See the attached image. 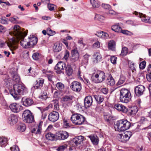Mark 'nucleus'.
<instances>
[{"label": "nucleus", "instance_id": "1", "mask_svg": "<svg viewBox=\"0 0 151 151\" xmlns=\"http://www.w3.org/2000/svg\"><path fill=\"white\" fill-rule=\"evenodd\" d=\"M9 92L15 100H18L21 98L22 95L27 93V88L22 84H15L13 85V88L9 90Z\"/></svg>", "mask_w": 151, "mask_h": 151}, {"label": "nucleus", "instance_id": "2", "mask_svg": "<svg viewBox=\"0 0 151 151\" xmlns=\"http://www.w3.org/2000/svg\"><path fill=\"white\" fill-rule=\"evenodd\" d=\"M23 29L21 30L20 26L17 25H15L13 27V34L18 40H21L20 42L21 45L24 48H26V42L24 40V37L27 35L28 32V30L24 31Z\"/></svg>", "mask_w": 151, "mask_h": 151}, {"label": "nucleus", "instance_id": "3", "mask_svg": "<svg viewBox=\"0 0 151 151\" xmlns=\"http://www.w3.org/2000/svg\"><path fill=\"white\" fill-rule=\"evenodd\" d=\"M132 124L126 119H122L117 121L114 124V127L118 131H124L129 129Z\"/></svg>", "mask_w": 151, "mask_h": 151}, {"label": "nucleus", "instance_id": "4", "mask_svg": "<svg viewBox=\"0 0 151 151\" xmlns=\"http://www.w3.org/2000/svg\"><path fill=\"white\" fill-rule=\"evenodd\" d=\"M120 101L122 103L127 104L131 100V95L129 90L126 88H122L120 91L119 94Z\"/></svg>", "mask_w": 151, "mask_h": 151}, {"label": "nucleus", "instance_id": "5", "mask_svg": "<svg viewBox=\"0 0 151 151\" xmlns=\"http://www.w3.org/2000/svg\"><path fill=\"white\" fill-rule=\"evenodd\" d=\"M74 124L79 125L83 124L85 120V117L80 114L77 113L73 114L70 118Z\"/></svg>", "mask_w": 151, "mask_h": 151}, {"label": "nucleus", "instance_id": "6", "mask_svg": "<svg viewBox=\"0 0 151 151\" xmlns=\"http://www.w3.org/2000/svg\"><path fill=\"white\" fill-rule=\"evenodd\" d=\"M106 78L105 73L103 71H98L94 76H92L91 78V80L96 83L102 82Z\"/></svg>", "mask_w": 151, "mask_h": 151}, {"label": "nucleus", "instance_id": "7", "mask_svg": "<svg viewBox=\"0 0 151 151\" xmlns=\"http://www.w3.org/2000/svg\"><path fill=\"white\" fill-rule=\"evenodd\" d=\"M23 121L28 123H32L34 121V116L32 113L29 110H25L22 114Z\"/></svg>", "mask_w": 151, "mask_h": 151}, {"label": "nucleus", "instance_id": "8", "mask_svg": "<svg viewBox=\"0 0 151 151\" xmlns=\"http://www.w3.org/2000/svg\"><path fill=\"white\" fill-rule=\"evenodd\" d=\"M84 139V137L83 136H77L71 139L68 142V143L70 146L76 147L82 143Z\"/></svg>", "mask_w": 151, "mask_h": 151}, {"label": "nucleus", "instance_id": "9", "mask_svg": "<svg viewBox=\"0 0 151 151\" xmlns=\"http://www.w3.org/2000/svg\"><path fill=\"white\" fill-rule=\"evenodd\" d=\"M132 135V133L128 131L123 134H119L118 136V139L120 141L125 143L129 140Z\"/></svg>", "mask_w": 151, "mask_h": 151}, {"label": "nucleus", "instance_id": "10", "mask_svg": "<svg viewBox=\"0 0 151 151\" xmlns=\"http://www.w3.org/2000/svg\"><path fill=\"white\" fill-rule=\"evenodd\" d=\"M70 89L76 92H79L82 89V85L81 83L76 81H73L70 84Z\"/></svg>", "mask_w": 151, "mask_h": 151}, {"label": "nucleus", "instance_id": "11", "mask_svg": "<svg viewBox=\"0 0 151 151\" xmlns=\"http://www.w3.org/2000/svg\"><path fill=\"white\" fill-rule=\"evenodd\" d=\"M145 88L143 86L140 85L136 86L134 89L135 94L138 97H139L143 95Z\"/></svg>", "mask_w": 151, "mask_h": 151}, {"label": "nucleus", "instance_id": "12", "mask_svg": "<svg viewBox=\"0 0 151 151\" xmlns=\"http://www.w3.org/2000/svg\"><path fill=\"white\" fill-rule=\"evenodd\" d=\"M66 65L62 61L59 62L55 66V69L57 71L56 72L58 74H60L62 73H64L63 70L64 69Z\"/></svg>", "mask_w": 151, "mask_h": 151}, {"label": "nucleus", "instance_id": "13", "mask_svg": "<svg viewBox=\"0 0 151 151\" xmlns=\"http://www.w3.org/2000/svg\"><path fill=\"white\" fill-rule=\"evenodd\" d=\"M74 96L70 95H65L62 98V101L64 102V104L67 106H71L73 102Z\"/></svg>", "mask_w": 151, "mask_h": 151}, {"label": "nucleus", "instance_id": "14", "mask_svg": "<svg viewBox=\"0 0 151 151\" xmlns=\"http://www.w3.org/2000/svg\"><path fill=\"white\" fill-rule=\"evenodd\" d=\"M68 136V133L65 131H60L56 133L57 140H64L66 139Z\"/></svg>", "mask_w": 151, "mask_h": 151}, {"label": "nucleus", "instance_id": "15", "mask_svg": "<svg viewBox=\"0 0 151 151\" xmlns=\"http://www.w3.org/2000/svg\"><path fill=\"white\" fill-rule=\"evenodd\" d=\"M59 116V114L58 112L53 111L50 113L48 115V118L49 121L55 122L58 119Z\"/></svg>", "mask_w": 151, "mask_h": 151}, {"label": "nucleus", "instance_id": "16", "mask_svg": "<svg viewBox=\"0 0 151 151\" xmlns=\"http://www.w3.org/2000/svg\"><path fill=\"white\" fill-rule=\"evenodd\" d=\"M44 82V80L42 78H40L37 80L33 84L32 88L34 89H41L42 87Z\"/></svg>", "mask_w": 151, "mask_h": 151}, {"label": "nucleus", "instance_id": "17", "mask_svg": "<svg viewBox=\"0 0 151 151\" xmlns=\"http://www.w3.org/2000/svg\"><path fill=\"white\" fill-rule=\"evenodd\" d=\"M127 110L126 114L129 116H133L136 114L138 109L136 106H134L127 108Z\"/></svg>", "mask_w": 151, "mask_h": 151}, {"label": "nucleus", "instance_id": "18", "mask_svg": "<svg viewBox=\"0 0 151 151\" xmlns=\"http://www.w3.org/2000/svg\"><path fill=\"white\" fill-rule=\"evenodd\" d=\"M11 110L14 113H18L22 109V107L17 103H12L9 106Z\"/></svg>", "mask_w": 151, "mask_h": 151}, {"label": "nucleus", "instance_id": "19", "mask_svg": "<svg viewBox=\"0 0 151 151\" xmlns=\"http://www.w3.org/2000/svg\"><path fill=\"white\" fill-rule=\"evenodd\" d=\"M84 105L85 108L87 109L92 105L93 98L90 96H86L84 99Z\"/></svg>", "mask_w": 151, "mask_h": 151}, {"label": "nucleus", "instance_id": "20", "mask_svg": "<svg viewBox=\"0 0 151 151\" xmlns=\"http://www.w3.org/2000/svg\"><path fill=\"white\" fill-rule=\"evenodd\" d=\"M17 116L14 114H12L8 118V122L11 125L15 124L18 121Z\"/></svg>", "mask_w": 151, "mask_h": 151}, {"label": "nucleus", "instance_id": "21", "mask_svg": "<svg viewBox=\"0 0 151 151\" xmlns=\"http://www.w3.org/2000/svg\"><path fill=\"white\" fill-rule=\"evenodd\" d=\"M22 101V104L26 107L30 106L34 103L32 99L30 98H23Z\"/></svg>", "mask_w": 151, "mask_h": 151}, {"label": "nucleus", "instance_id": "22", "mask_svg": "<svg viewBox=\"0 0 151 151\" xmlns=\"http://www.w3.org/2000/svg\"><path fill=\"white\" fill-rule=\"evenodd\" d=\"M93 62L94 64H97L102 61V55L99 52H94L93 55Z\"/></svg>", "mask_w": 151, "mask_h": 151}, {"label": "nucleus", "instance_id": "23", "mask_svg": "<svg viewBox=\"0 0 151 151\" xmlns=\"http://www.w3.org/2000/svg\"><path fill=\"white\" fill-rule=\"evenodd\" d=\"M16 42V40L14 38H12L9 40L7 44L11 50H14L17 48L16 46L15 45Z\"/></svg>", "mask_w": 151, "mask_h": 151}, {"label": "nucleus", "instance_id": "24", "mask_svg": "<svg viewBox=\"0 0 151 151\" xmlns=\"http://www.w3.org/2000/svg\"><path fill=\"white\" fill-rule=\"evenodd\" d=\"M116 42L113 40H111L109 41L108 45V48L112 51L116 50Z\"/></svg>", "mask_w": 151, "mask_h": 151}, {"label": "nucleus", "instance_id": "25", "mask_svg": "<svg viewBox=\"0 0 151 151\" xmlns=\"http://www.w3.org/2000/svg\"><path fill=\"white\" fill-rule=\"evenodd\" d=\"M88 137L90 139L91 142L94 145H97L98 144L99 140L98 137L97 136L89 135Z\"/></svg>", "mask_w": 151, "mask_h": 151}, {"label": "nucleus", "instance_id": "26", "mask_svg": "<svg viewBox=\"0 0 151 151\" xmlns=\"http://www.w3.org/2000/svg\"><path fill=\"white\" fill-rule=\"evenodd\" d=\"M106 82L108 85L113 86L115 84V81L111 73H110L106 79Z\"/></svg>", "mask_w": 151, "mask_h": 151}, {"label": "nucleus", "instance_id": "27", "mask_svg": "<svg viewBox=\"0 0 151 151\" xmlns=\"http://www.w3.org/2000/svg\"><path fill=\"white\" fill-rule=\"evenodd\" d=\"M8 139L5 137H0V146L5 147L8 144Z\"/></svg>", "mask_w": 151, "mask_h": 151}, {"label": "nucleus", "instance_id": "28", "mask_svg": "<svg viewBox=\"0 0 151 151\" xmlns=\"http://www.w3.org/2000/svg\"><path fill=\"white\" fill-rule=\"evenodd\" d=\"M46 139L49 140L53 141L57 140L56 134L55 135L51 132L47 133L45 135Z\"/></svg>", "mask_w": 151, "mask_h": 151}, {"label": "nucleus", "instance_id": "29", "mask_svg": "<svg viewBox=\"0 0 151 151\" xmlns=\"http://www.w3.org/2000/svg\"><path fill=\"white\" fill-rule=\"evenodd\" d=\"M93 96L98 104H100L104 100V97L100 95H94Z\"/></svg>", "mask_w": 151, "mask_h": 151}, {"label": "nucleus", "instance_id": "30", "mask_svg": "<svg viewBox=\"0 0 151 151\" xmlns=\"http://www.w3.org/2000/svg\"><path fill=\"white\" fill-rule=\"evenodd\" d=\"M66 73L68 76H71L73 73V69L71 66L68 65L65 68Z\"/></svg>", "mask_w": 151, "mask_h": 151}, {"label": "nucleus", "instance_id": "31", "mask_svg": "<svg viewBox=\"0 0 151 151\" xmlns=\"http://www.w3.org/2000/svg\"><path fill=\"white\" fill-rule=\"evenodd\" d=\"M62 49V46L59 43H55L53 47V51L56 52H58L60 51Z\"/></svg>", "mask_w": 151, "mask_h": 151}, {"label": "nucleus", "instance_id": "32", "mask_svg": "<svg viewBox=\"0 0 151 151\" xmlns=\"http://www.w3.org/2000/svg\"><path fill=\"white\" fill-rule=\"evenodd\" d=\"M90 56V55L87 54H86L83 56L81 61V64L82 65H87L88 64L89 57Z\"/></svg>", "mask_w": 151, "mask_h": 151}, {"label": "nucleus", "instance_id": "33", "mask_svg": "<svg viewBox=\"0 0 151 151\" xmlns=\"http://www.w3.org/2000/svg\"><path fill=\"white\" fill-rule=\"evenodd\" d=\"M29 38L30 40L32 45H35L37 44V37L32 35V36L31 35L30 37H29Z\"/></svg>", "mask_w": 151, "mask_h": 151}, {"label": "nucleus", "instance_id": "34", "mask_svg": "<svg viewBox=\"0 0 151 151\" xmlns=\"http://www.w3.org/2000/svg\"><path fill=\"white\" fill-rule=\"evenodd\" d=\"M26 128V126L24 124H19L17 127V129L19 132H22L24 131Z\"/></svg>", "mask_w": 151, "mask_h": 151}, {"label": "nucleus", "instance_id": "35", "mask_svg": "<svg viewBox=\"0 0 151 151\" xmlns=\"http://www.w3.org/2000/svg\"><path fill=\"white\" fill-rule=\"evenodd\" d=\"M12 76V80L16 82L19 83L20 81V79L19 76L17 73H13Z\"/></svg>", "mask_w": 151, "mask_h": 151}, {"label": "nucleus", "instance_id": "36", "mask_svg": "<svg viewBox=\"0 0 151 151\" xmlns=\"http://www.w3.org/2000/svg\"><path fill=\"white\" fill-rule=\"evenodd\" d=\"M94 8H97L99 7L100 3L98 0H93L92 2L90 0Z\"/></svg>", "mask_w": 151, "mask_h": 151}, {"label": "nucleus", "instance_id": "37", "mask_svg": "<svg viewBox=\"0 0 151 151\" xmlns=\"http://www.w3.org/2000/svg\"><path fill=\"white\" fill-rule=\"evenodd\" d=\"M121 27L117 25H114L112 26L111 29L113 31L117 32L120 31Z\"/></svg>", "mask_w": 151, "mask_h": 151}, {"label": "nucleus", "instance_id": "38", "mask_svg": "<svg viewBox=\"0 0 151 151\" xmlns=\"http://www.w3.org/2000/svg\"><path fill=\"white\" fill-rule=\"evenodd\" d=\"M57 88L60 91H62L64 88V85L61 82H58L56 84Z\"/></svg>", "mask_w": 151, "mask_h": 151}, {"label": "nucleus", "instance_id": "39", "mask_svg": "<svg viewBox=\"0 0 151 151\" xmlns=\"http://www.w3.org/2000/svg\"><path fill=\"white\" fill-rule=\"evenodd\" d=\"M128 51V50L127 47H124L122 48L121 55L122 56L126 55Z\"/></svg>", "mask_w": 151, "mask_h": 151}, {"label": "nucleus", "instance_id": "40", "mask_svg": "<svg viewBox=\"0 0 151 151\" xmlns=\"http://www.w3.org/2000/svg\"><path fill=\"white\" fill-rule=\"evenodd\" d=\"M125 77L123 76H121L119 80L117 83V85H120L123 83L125 82Z\"/></svg>", "mask_w": 151, "mask_h": 151}, {"label": "nucleus", "instance_id": "41", "mask_svg": "<svg viewBox=\"0 0 151 151\" xmlns=\"http://www.w3.org/2000/svg\"><path fill=\"white\" fill-rule=\"evenodd\" d=\"M68 145L65 144L59 146L57 149L58 151H64L65 149L66 148Z\"/></svg>", "mask_w": 151, "mask_h": 151}, {"label": "nucleus", "instance_id": "42", "mask_svg": "<svg viewBox=\"0 0 151 151\" xmlns=\"http://www.w3.org/2000/svg\"><path fill=\"white\" fill-rule=\"evenodd\" d=\"M47 34L50 36H53L55 34V32L53 31L50 28H48L47 29Z\"/></svg>", "mask_w": 151, "mask_h": 151}, {"label": "nucleus", "instance_id": "43", "mask_svg": "<svg viewBox=\"0 0 151 151\" xmlns=\"http://www.w3.org/2000/svg\"><path fill=\"white\" fill-rule=\"evenodd\" d=\"M148 122V120L144 116L141 117L139 121L140 123L142 124H145Z\"/></svg>", "mask_w": 151, "mask_h": 151}, {"label": "nucleus", "instance_id": "44", "mask_svg": "<svg viewBox=\"0 0 151 151\" xmlns=\"http://www.w3.org/2000/svg\"><path fill=\"white\" fill-rule=\"evenodd\" d=\"M40 99H42V100H45L47 98V94L46 93L43 92L40 96L39 97Z\"/></svg>", "mask_w": 151, "mask_h": 151}, {"label": "nucleus", "instance_id": "45", "mask_svg": "<svg viewBox=\"0 0 151 151\" xmlns=\"http://www.w3.org/2000/svg\"><path fill=\"white\" fill-rule=\"evenodd\" d=\"M146 62L145 60L143 61L140 63L139 64V67L141 69H144L145 67Z\"/></svg>", "mask_w": 151, "mask_h": 151}, {"label": "nucleus", "instance_id": "46", "mask_svg": "<svg viewBox=\"0 0 151 151\" xmlns=\"http://www.w3.org/2000/svg\"><path fill=\"white\" fill-rule=\"evenodd\" d=\"M95 18L99 21H101L104 19V16L99 14H96Z\"/></svg>", "mask_w": 151, "mask_h": 151}, {"label": "nucleus", "instance_id": "47", "mask_svg": "<svg viewBox=\"0 0 151 151\" xmlns=\"http://www.w3.org/2000/svg\"><path fill=\"white\" fill-rule=\"evenodd\" d=\"M127 108H126L124 106L121 104V109H120L119 111H122V112L124 113H126L127 111Z\"/></svg>", "mask_w": 151, "mask_h": 151}, {"label": "nucleus", "instance_id": "48", "mask_svg": "<svg viewBox=\"0 0 151 151\" xmlns=\"http://www.w3.org/2000/svg\"><path fill=\"white\" fill-rule=\"evenodd\" d=\"M79 54H77L76 55L72 56L71 60L73 62H75L78 60L79 58Z\"/></svg>", "mask_w": 151, "mask_h": 151}, {"label": "nucleus", "instance_id": "49", "mask_svg": "<svg viewBox=\"0 0 151 151\" xmlns=\"http://www.w3.org/2000/svg\"><path fill=\"white\" fill-rule=\"evenodd\" d=\"M39 53L37 52H36L33 53L32 57L33 59L35 60H37L39 59Z\"/></svg>", "mask_w": 151, "mask_h": 151}, {"label": "nucleus", "instance_id": "50", "mask_svg": "<svg viewBox=\"0 0 151 151\" xmlns=\"http://www.w3.org/2000/svg\"><path fill=\"white\" fill-rule=\"evenodd\" d=\"M117 58L114 56H111L110 58L111 62L113 64H115L116 63Z\"/></svg>", "mask_w": 151, "mask_h": 151}, {"label": "nucleus", "instance_id": "51", "mask_svg": "<svg viewBox=\"0 0 151 151\" xmlns=\"http://www.w3.org/2000/svg\"><path fill=\"white\" fill-rule=\"evenodd\" d=\"M52 102L55 103V104L54 106V109H55L56 110L58 109L59 108L58 101L57 100H54L52 101Z\"/></svg>", "mask_w": 151, "mask_h": 151}, {"label": "nucleus", "instance_id": "52", "mask_svg": "<svg viewBox=\"0 0 151 151\" xmlns=\"http://www.w3.org/2000/svg\"><path fill=\"white\" fill-rule=\"evenodd\" d=\"M83 82L86 85L88 86L91 84L89 79L87 78L84 77Z\"/></svg>", "mask_w": 151, "mask_h": 151}, {"label": "nucleus", "instance_id": "53", "mask_svg": "<svg viewBox=\"0 0 151 151\" xmlns=\"http://www.w3.org/2000/svg\"><path fill=\"white\" fill-rule=\"evenodd\" d=\"M47 7L48 9L50 11H52L54 9V4L50 3H48Z\"/></svg>", "mask_w": 151, "mask_h": 151}, {"label": "nucleus", "instance_id": "54", "mask_svg": "<svg viewBox=\"0 0 151 151\" xmlns=\"http://www.w3.org/2000/svg\"><path fill=\"white\" fill-rule=\"evenodd\" d=\"M102 7L105 9L109 10L111 8V6L108 4H102Z\"/></svg>", "mask_w": 151, "mask_h": 151}, {"label": "nucleus", "instance_id": "55", "mask_svg": "<svg viewBox=\"0 0 151 151\" xmlns=\"http://www.w3.org/2000/svg\"><path fill=\"white\" fill-rule=\"evenodd\" d=\"M148 74L146 75V77L147 81L149 82H151V72H148Z\"/></svg>", "mask_w": 151, "mask_h": 151}, {"label": "nucleus", "instance_id": "56", "mask_svg": "<svg viewBox=\"0 0 151 151\" xmlns=\"http://www.w3.org/2000/svg\"><path fill=\"white\" fill-rule=\"evenodd\" d=\"M77 54H79L78 51L76 49H74L72 50L71 52V54L72 56L73 55H76Z\"/></svg>", "mask_w": 151, "mask_h": 151}, {"label": "nucleus", "instance_id": "57", "mask_svg": "<svg viewBox=\"0 0 151 151\" xmlns=\"http://www.w3.org/2000/svg\"><path fill=\"white\" fill-rule=\"evenodd\" d=\"M132 14H133L135 15L136 16L139 17L140 18L141 17L142 15H143V14L142 13H139L138 12L135 11L133 12H132Z\"/></svg>", "mask_w": 151, "mask_h": 151}, {"label": "nucleus", "instance_id": "58", "mask_svg": "<svg viewBox=\"0 0 151 151\" xmlns=\"http://www.w3.org/2000/svg\"><path fill=\"white\" fill-rule=\"evenodd\" d=\"M126 22L128 24H131L132 25L135 26L137 25V24L133 21L131 20H127Z\"/></svg>", "mask_w": 151, "mask_h": 151}, {"label": "nucleus", "instance_id": "59", "mask_svg": "<svg viewBox=\"0 0 151 151\" xmlns=\"http://www.w3.org/2000/svg\"><path fill=\"white\" fill-rule=\"evenodd\" d=\"M121 104H116L114 106V108L116 109L118 111H120V109H121Z\"/></svg>", "mask_w": 151, "mask_h": 151}, {"label": "nucleus", "instance_id": "60", "mask_svg": "<svg viewBox=\"0 0 151 151\" xmlns=\"http://www.w3.org/2000/svg\"><path fill=\"white\" fill-rule=\"evenodd\" d=\"M93 46L94 48H99L100 47V43L98 41L94 43Z\"/></svg>", "mask_w": 151, "mask_h": 151}, {"label": "nucleus", "instance_id": "61", "mask_svg": "<svg viewBox=\"0 0 151 151\" xmlns=\"http://www.w3.org/2000/svg\"><path fill=\"white\" fill-rule=\"evenodd\" d=\"M69 56V52L68 51L66 50L65 52V54L63 58L65 60H67Z\"/></svg>", "mask_w": 151, "mask_h": 151}, {"label": "nucleus", "instance_id": "62", "mask_svg": "<svg viewBox=\"0 0 151 151\" xmlns=\"http://www.w3.org/2000/svg\"><path fill=\"white\" fill-rule=\"evenodd\" d=\"M129 68L132 70V71H136V70L135 68V66L134 63H132L129 66Z\"/></svg>", "mask_w": 151, "mask_h": 151}, {"label": "nucleus", "instance_id": "63", "mask_svg": "<svg viewBox=\"0 0 151 151\" xmlns=\"http://www.w3.org/2000/svg\"><path fill=\"white\" fill-rule=\"evenodd\" d=\"M0 22L3 24H7L8 22L7 20L2 18H0Z\"/></svg>", "mask_w": 151, "mask_h": 151}, {"label": "nucleus", "instance_id": "64", "mask_svg": "<svg viewBox=\"0 0 151 151\" xmlns=\"http://www.w3.org/2000/svg\"><path fill=\"white\" fill-rule=\"evenodd\" d=\"M3 78L4 81L6 82L9 79V76L8 75L5 74L4 75Z\"/></svg>", "mask_w": 151, "mask_h": 151}]
</instances>
